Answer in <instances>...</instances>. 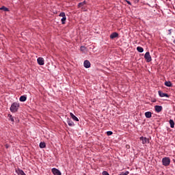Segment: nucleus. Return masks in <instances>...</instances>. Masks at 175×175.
<instances>
[{
  "instance_id": "nucleus-25",
  "label": "nucleus",
  "mask_w": 175,
  "mask_h": 175,
  "mask_svg": "<svg viewBox=\"0 0 175 175\" xmlns=\"http://www.w3.org/2000/svg\"><path fill=\"white\" fill-rule=\"evenodd\" d=\"M107 136H111V135H113V132L112 131H107Z\"/></svg>"
},
{
  "instance_id": "nucleus-30",
  "label": "nucleus",
  "mask_w": 175,
  "mask_h": 175,
  "mask_svg": "<svg viewBox=\"0 0 175 175\" xmlns=\"http://www.w3.org/2000/svg\"><path fill=\"white\" fill-rule=\"evenodd\" d=\"M173 42L175 44V40L173 41Z\"/></svg>"
},
{
  "instance_id": "nucleus-12",
  "label": "nucleus",
  "mask_w": 175,
  "mask_h": 175,
  "mask_svg": "<svg viewBox=\"0 0 175 175\" xmlns=\"http://www.w3.org/2000/svg\"><path fill=\"white\" fill-rule=\"evenodd\" d=\"M118 34L117 32H113L110 35V38L111 39H115V38H118Z\"/></svg>"
},
{
  "instance_id": "nucleus-10",
  "label": "nucleus",
  "mask_w": 175,
  "mask_h": 175,
  "mask_svg": "<svg viewBox=\"0 0 175 175\" xmlns=\"http://www.w3.org/2000/svg\"><path fill=\"white\" fill-rule=\"evenodd\" d=\"M159 96H161V98H164V96H166L167 98L169 97V96L167 95V94L163 93V92H161V91H159Z\"/></svg>"
},
{
  "instance_id": "nucleus-24",
  "label": "nucleus",
  "mask_w": 175,
  "mask_h": 175,
  "mask_svg": "<svg viewBox=\"0 0 175 175\" xmlns=\"http://www.w3.org/2000/svg\"><path fill=\"white\" fill-rule=\"evenodd\" d=\"M85 49H86L85 46H81L80 50H81V51H85Z\"/></svg>"
},
{
  "instance_id": "nucleus-23",
  "label": "nucleus",
  "mask_w": 175,
  "mask_h": 175,
  "mask_svg": "<svg viewBox=\"0 0 175 175\" xmlns=\"http://www.w3.org/2000/svg\"><path fill=\"white\" fill-rule=\"evenodd\" d=\"M0 10H4V12H8L9 9H8V8H5V6H3L0 8Z\"/></svg>"
},
{
  "instance_id": "nucleus-7",
  "label": "nucleus",
  "mask_w": 175,
  "mask_h": 175,
  "mask_svg": "<svg viewBox=\"0 0 175 175\" xmlns=\"http://www.w3.org/2000/svg\"><path fill=\"white\" fill-rule=\"evenodd\" d=\"M52 173L54 174V175H61V171L59 170L58 169H56V168H53L52 169Z\"/></svg>"
},
{
  "instance_id": "nucleus-11",
  "label": "nucleus",
  "mask_w": 175,
  "mask_h": 175,
  "mask_svg": "<svg viewBox=\"0 0 175 175\" xmlns=\"http://www.w3.org/2000/svg\"><path fill=\"white\" fill-rule=\"evenodd\" d=\"M16 173H17L18 175H25L24 171L20 169L16 170Z\"/></svg>"
},
{
  "instance_id": "nucleus-1",
  "label": "nucleus",
  "mask_w": 175,
  "mask_h": 175,
  "mask_svg": "<svg viewBox=\"0 0 175 175\" xmlns=\"http://www.w3.org/2000/svg\"><path fill=\"white\" fill-rule=\"evenodd\" d=\"M19 107H20V104L17 103H14L13 104H12L10 107V111H12V113H16V111L18 110Z\"/></svg>"
},
{
  "instance_id": "nucleus-28",
  "label": "nucleus",
  "mask_w": 175,
  "mask_h": 175,
  "mask_svg": "<svg viewBox=\"0 0 175 175\" xmlns=\"http://www.w3.org/2000/svg\"><path fill=\"white\" fill-rule=\"evenodd\" d=\"M5 148H9V145L8 144H5Z\"/></svg>"
},
{
  "instance_id": "nucleus-13",
  "label": "nucleus",
  "mask_w": 175,
  "mask_h": 175,
  "mask_svg": "<svg viewBox=\"0 0 175 175\" xmlns=\"http://www.w3.org/2000/svg\"><path fill=\"white\" fill-rule=\"evenodd\" d=\"M145 116L146 118H151V117H152V113L150 111H147L145 113Z\"/></svg>"
},
{
  "instance_id": "nucleus-14",
  "label": "nucleus",
  "mask_w": 175,
  "mask_h": 175,
  "mask_svg": "<svg viewBox=\"0 0 175 175\" xmlns=\"http://www.w3.org/2000/svg\"><path fill=\"white\" fill-rule=\"evenodd\" d=\"M67 124H68L69 126H75V122H73L70 119H68Z\"/></svg>"
},
{
  "instance_id": "nucleus-18",
  "label": "nucleus",
  "mask_w": 175,
  "mask_h": 175,
  "mask_svg": "<svg viewBox=\"0 0 175 175\" xmlns=\"http://www.w3.org/2000/svg\"><path fill=\"white\" fill-rule=\"evenodd\" d=\"M165 85H166V87H172L173 85L172 84V82H170V81H165Z\"/></svg>"
},
{
  "instance_id": "nucleus-6",
  "label": "nucleus",
  "mask_w": 175,
  "mask_h": 175,
  "mask_svg": "<svg viewBox=\"0 0 175 175\" xmlns=\"http://www.w3.org/2000/svg\"><path fill=\"white\" fill-rule=\"evenodd\" d=\"M37 62L38 65H44V59H43V57H38L37 59Z\"/></svg>"
},
{
  "instance_id": "nucleus-15",
  "label": "nucleus",
  "mask_w": 175,
  "mask_h": 175,
  "mask_svg": "<svg viewBox=\"0 0 175 175\" xmlns=\"http://www.w3.org/2000/svg\"><path fill=\"white\" fill-rule=\"evenodd\" d=\"M70 116L71 118L74 120V121H79V118H77V117H76V116H75L72 113H70Z\"/></svg>"
},
{
  "instance_id": "nucleus-21",
  "label": "nucleus",
  "mask_w": 175,
  "mask_h": 175,
  "mask_svg": "<svg viewBox=\"0 0 175 175\" xmlns=\"http://www.w3.org/2000/svg\"><path fill=\"white\" fill-rule=\"evenodd\" d=\"M8 118L12 122H14V118H13V116L11 114H8Z\"/></svg>"
},
{
  "instance_id": "nucleus-4",
  "label": "nucleus",
  "mask_w": 175,
  "mask_h": 175,
  "mask_svg": "<svg viewBox=\"0 0 175 175\" xmlns=\"http://www.w3.org/2000/svg\"><path fill=\"white\" fill-rule=\"evenodd\" d=\"M59 16V17H62L61 19L62 23L65 24V23H66V15L65 14V12H61Z\"/></svg>"
},
{
  "instance_id": "nucleus-3",
  "label": "nucleus",
  "mask_w": 175,
  "mask_h": 175,
  "mask_svg": "<svg viewBox=\"0 0 175 175\" xmlns=\"http://www.w3.org/2000/svg\"><path fill=\"white\" fill-rule=\"evenodd\" d=\"M144 58L146 62H151L152 59L151 58V55H150V52H146L144 55Z\"/></svg>"
},
{
  "instance_id": "nucleus-17",
  "label": "nucleus",
  "mask_w": 175,
  "mask_h": 175,
  "mask_svg": "<svg viewBox=\"0 0 175 175\" xmlns=\"http://www.w3.org/2000/svg\"><path fill=\"white\" fill-rule=\"evenodd\" d=\"M137 51L139 53H143V51H144V49L142 46H138V47H137Z\"/></svg>"
},
{
  "instance_id": "nucleus-27",
  "label": "nucleus",
  "mask_w": 175,
  "mask_h": 175,
  "mask_svg": "<svg viewBox=\"0 0 175 175\" xmlns=\"http://www.w3.org/2000/svg\"><path fill=\"white\" fill-rule=\"evenodd\" d=\"M169 32H170L169 35H172V30L171 29L169 30Z\"/></svg>"
},
{
  "instance_id": "nucleus-2",
  "label": "nucleus",
  "mask_w": 175,
  "mask_h": 175,
  "mask_svg": "<svg viewBox=\"0 0 175 175\" xmlns=\"http://www.w3.org/2000/svg\"><path fill=\"white\" fill-rule=\"evenodd\" d=\"M163 166H169L170 165V159L169 157H164L162 159Z\"/></svg>"
},
{
  "instance_id": "nucleus-16",
  "label": "nucleus",
  "mask_w": 175,
  "mask_h": 175,
  "mask_svg": "<svg viewBox=\"0 0 175 175\" xmlns=\"http://www.w3.org/2000/svg\"><path fill=\"white\" fill-rule=\"evenodd\" d=\"M20 102H25L27 100V96H21L19 98Z\"/></svg>"
},
{
  "instance_id": "nucleus-31",
  "label": "nucleus",
  "mask_w": 175,
  "mask_h": 175,
  "mask_svg": "<svg viewBox=\"0 0 175 175\" xmlns=\"http://www.w3.org/2000/svg\"><path fill=\"white\" fill-rule=\"evenodd\" d=\"M137 2H139L140 0H137Z\"/></svg>"
},
{
  "instance_id": "nucleus-19",
  "label": "nucleus",
  "mask_w": 175,
  "mask_h": 175,
  "mask_svg": "<svg viewBox=\"0 0 175 175\" xmlns=\"http://www.w3.org/2000/svg\"><path fill=\"white\" fill-rule=\"evenodd\" d=\"M46 147V143L40 142V148H44Z\"/></svg>"
},
{
  "instance_id": "nucleus-26",
  "label": "nucleus",
  "mask_w": 175,
  "mask_h": 175,
  "mask_svg": "<svg viewBox=\"0 0 175 175\" xmlns=\"http://www.w3.org/2000/svg\"><path fill=\"white\" fill-rule=\"evenodd\" d=\"M103 175H109L108 172L103 171Z\"/></svg>"
},
{
  "instance_id": "nucleus-20",
  "label": "nucleus",
  "mask_w": 175,
  "mask_h": 175,
  "mask_svg": "<svg viewBox=\"0 0 175 175\" xmlns=\"http://www.w3.org/2000/svg\"><path fill=\"white\" fill-rule=\"evenodd\" d=\"M85 5V1H83V2H81V3H79L78 6L79 8H82L84 7Z\"/></svg>"
},
{
  "instance_id": "nucleus-29",
  "label": "nucleus",
  "mask_w": 175,
  "mask_h": 175,
  "mask_svg": "<svg viewBox=\"0 0 175 175\" xmlns=\"http://www.w3.org/2000/svg\"><path fill=\"white\" fill-rule=\"evenodd\" d=\"M127 3H128L129 5H131V1H127Z\"/></svg>"
},
{
  "instance_id": "nucleus-22",
  "label": "nucleus",
  "mask_w": 175,
  "mask_h": 175,
  "mask_svg": "<svg viewBox=\"0 0 175 175\" xmlns=\"http://www.w3.org/2000/svg\"><path fill=\"white\" fill-rule=\"evenodd\" d=\"M170 125L171 128H174V121L173 120H170Z\"/></svg>"
},
{
  "instance_id": "nucleus-5",
  "label": "nucleus",
  "mask_w": 175,
  "mask_h": 175,
  "mask_svg": "<svg viewBox=\"0 0 175 175\" xmlns=\"http://www.w3.org/2000/svg\"><path fill=\"white\" fill-rule=\"evenodd\" d=\"M140 140L142 142V144H148L150 143V139L145 137H140Z\"/></svg>"
},
{
  "instance_id": "nucleus-9",
  "label": "nucleus",
  "mask_w": 175,
  "mask_h": 175,
  "mask_svg": "<svg viewBox=\"0 0 175 175\" xmlns=\"http://www.w3.org/2000/svg\"><path fill=\"white\" fill-rule=\"evenodd\" d=\"M162 109L163 107L161 105L154 106V109L157 113H161V111H162Z\"/></svg>"
},
{
  "instance_id": "nucleus-8",
  "label": "nucleus",
  "mask_w": 175,
  "mask_h": 175,
  "mask_svg": "<svg viewBox=\"0 0 175 175\" xmlns=\"http://www.w3.org/2000/svg\"><path fill=\"white\" fill-rule=\"evenodd\" d=\"M83 66L86 68H91V63L88 60H85L83 62Z\"/></svg>"
}]
</instances>
